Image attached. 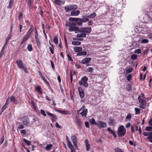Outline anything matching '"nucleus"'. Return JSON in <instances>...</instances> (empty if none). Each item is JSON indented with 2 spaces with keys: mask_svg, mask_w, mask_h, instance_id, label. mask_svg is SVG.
<instances>
[{
  "mask_svg": "<svg viewBox=\"0 0 152 152\" xmlns=\"http://www.w3.org/2000/svg\"><path fill=\"white\" fill-rule=\"evenodd\" d=\"M91 27L87 28H81L80 30L77 32H75V33H77L76 37H86L87 34L91 32Z\"/></svg>",
  "mask_w": 152,
  "mask_h": 152,
  "instance_id": "obj_1",
  "label": "nucleus"
},
{
  "mask_svg": "<svg viewBox=\"0 0 152 152\" xmlns=\"http://www.w3.org/2000/svg\"><path fill=\"white\" fill-rule=\"evenodd\" d=\"M88 79L86 76H84L82 77L81 80L79 81V84L80 86H83L87 88L88 86L87 83Z\"/></svg>",
  "mask_w": 152,
  "mask_h": 152,
  "instance_id": "obj_2",
  "label": "nucleus"
},
{
  "mask_svg": "<svg viewBox=\"0 0 152 152\" xmlns=\"http://www.w3.org/2000/svg\"><path fill=\"white\" fill-rule=\"evenodd\" d=\"M126 133V129L123 126H119L118 129V134L119 137H123Z\"/></svg>",
  "mask_w": 152,
  "mask_h": 152,
  "instance_id": "obj_3",
  "label": "nucleus"
},
{
  "mask_svg": "<svg viewBox=\"0 0 152 152\" xmlns=\"http://www.w3.org/2000/svg\"><path fill=\"white\" fill-rule=\"evenodd\" d=\"M77 7V5L69 4L64 6V8L65 12H68L71 11L76 10Z\"/></svg>",
  "mask_w": 152,
  "mask_h": 152,
  "instance_id": "obj_4",
  "label": "nucleus"
},
{
  "mask_svg": "<svg viewBox=\"0 0 152 152\" xmlns=\"http://www.w3.org/2000/svg\"><path fill=\"white\" fill-rule=\"evenodd\" d=\"M78 113H79L82 117H85L86 116L87 112V109L85 108V106L83 105L80 110L77 111Z\"/></svg>",
  "mask_w": 152,
  "mask_h": 152,
  "instance_id": "obj_5",
  "label": "nucleus"
},
{
  "mask_svg": "<svg viewBox=\"0 0 152 152\" xmlns=\"http://www.w3.org/2000/svg\"><path fill=\"white\" fill-rule=\"evenodd\" d=\"M71 139L72 142V143L74 145L75 147L77 148V138L75 135H72L71 137Z\"/></svg>",
  "mask_w": 152,
  "mask_h": 152,
  "instance_id": "obj_6",
  "label": "nucleus"
},
{
  "mask_svg": "<svg viewBox=\"0 0 152 152\" xmlns=\"http://www.w3.org/2000/svg\"><path fill=\"white\" fill-rule=\"evenodd\" d=\"M96 125L100 128H104L107 127L106 124L102 121H98V122L97 123Z\"/></svg>",
  "mask_w": 152,
  "mask_h": 152,
  "instance_id": "obj_7",
  "label": "nucleus"
},
{
  "mask_svg": "<svg viewBox=\"0 0 152 152\" xmlns=\"http://www.w3.org/2000/svg\"><path fill=\"white\" fill-rule=\"evenodd\" d=\"M16 63L18 67L20 68L23 69V68H24V66L22 60L20 59L16 61Z\"/></svg>",
  "mask_w": 152,
  "mask_h": 152,
  "instance_id": "obj_8",
  "label": "nucleus"
},
{
  "mask_svg": "<svg viewBox=\"0 0 152 152\" xmlns=\"http://www.w3.org/2000/svg\"><path fill=\"white\" fill-rule=\"evenodd\" d=\"M69 31H74L75 32H77L79 30V28L78 27H76L75 26H72L69 27Z\"/></svg>",
  "mask_w": 152,
  "mask_h": 152,
  "instance_id": "obj_9",
  "label": "nucleus"
},
{
  "mask_svg": "<svg viewBox=\"0 0 152 152\" xmlns=\"http://www.w3.org/2000/svg\"><path fill=\"white\" fill-rule=\"evenodd\" d=\"M143 94H142V97L140 96H139L138 97V100L140 104H146V101L143 98Z\"/></svg>",
  "mask_w": 152,
  "mask_h": 152,
  "instance_id": "obj_10",
  "label": "nucleus"
},
{
  "mask_svg": "<svg viewBox=\"0 0 152 152\" xmlns=\"http://www.w3.org/2000/svg\"><path fill=\"white\" fill-rule=\"evenodd\" d=\"M80 13V11L79 10H74L71 12V16H77Z\"/></svg>",
  "mask_w": 152,
  "mask_h": 152,
  "instance_id": "obj_11",
  "label": "nucleus"
},
{
  "mask_svg": "<svg viewBox=\"0 0 152 152\" xmlns=\"http://www.w3.org/2000/svg\"><path fill=\"white\" fill-rule=\"evenodd\" d=\"M78 92L80 97L81 98H83L84 96V92L82 88L80 87L78 88Z\"/></svg>",
  "mask_w": 152,
  "mask_h": 152,
  "instance_id": "obj_12",
  "label": "nucleus"
},
{
  "mask_svg": "<svg viewBox=\"0 0 152 152\" xmlns=\"http://www.w3.org/2000/svg\"><path fill=\"white\" fill-rule=\"evenodd\" d=\"M91 60L90 58H84L81 61V62L83 64L88 63L90 62Z\"/></svg>",
  "mask_w": 152,
  "mask_h": 152,
  "instance_id": "obj_13",
  "label": "nucleus"
},
{
  "mask_svg": "<svg viewBox=\"0 0 152 152\" xmlns=\"http://www.w3.org/2000/svg\"><path fill=\"white\" fill-rule=\"evenodd\" d=\"M108 123L110 126H113L115 124L114 120L112 118H109Z\"/></svg>",
  "mask_w": 152,
  "mask_h": 152,
  "instance_id": "obj_14",
  "label": "nucleus"
},
{
  "mask_svg": "<svg viewBox=\"0 0 152 152\" xmlns=\"http://www.w3.org/2000/svg\"><path fill=\"white\" fill-rule=\"evenodd\" d=\"M56 111L61 114L64 115L70 114L69 111L67 110H57Z\"/></svg>",
  "mask_w": 152,
  "mask_h": 152,
  "instance_id": "obj_15",
  "label": "nucleus"
},
{
  "mask_svg": "<svg viewBox=\"0 0 152 152\" xmlns=\"http://www.w3.org/2000/svg\"><path fill=\"white\" fill-rule=\"evenodd\" d=\"M74 51L76 52H81L82 49L81 47H74Z\"/></svg>",
  "mask_w": 152,
  "mask_h": 152,
  "instance_id": "obj_16",
  "label": "nucleus"
},
{
  "mask_svg": "<svg viewBox=\"0 0 152 152\" xmlns=\"http://www.w3.org/2000/svg\"><path fill=\"white\" fill-rule=\"evenodd\" d=\"M80 18H78L77 21H76L74 23L75 24V26H80L82 25V23L81 20H80Z\"/></svg>",
  "mask_w": 152,
  "mask_h": 152,
  "instance_id": "obj_17",
  "label": "nucleus"
},
{
  "mask_svg": "<svg viewBox=\"0 0 152 152\" xmlns=\"http://www.w3.org/2000/svg\"><path fill=\"white\" fill-rule=\"evenodd\" d=\"M34 28L32 26H31L29 30L27 33V34L31 36V34L33 33Z\"/></svg>",
  "mask_w": 152,
  "mask_h": 152,
  "instance_id": "obj_18",
  "label": "nucleus"
},
{
  "mask_svg": "<svg viewBox=\"0 0 152 152\" xmlns=\"http://www.w3.org/2000/svg\"><path fill=\"white\" fill-rule=\"evenodd\" d=\"M23 124L25 126H27L28 124L30 123L29 119L28 118H26L23 121Z\"/></svg>",
  "mask_w": 152,
  "mask_h": 152,
  "instance_id": "obj_19",
  "label": "nucleus"
},
{
  "mask_svg": "<svg viewBox=\"0 0 152 152\" xmlns=\"http://www.w3.org/2000/svg\"><path fill=\"white\" fill-rule=\"evenodd\" d=\"M89 121L90 124L92 125H95L97 124V123L96 122L94 118L90 119Z\"/></svg>",
  "mask_w": 152,
  "mask_h": 152,
  "instance_id": "obj_20",
  "label": "nucleus"
},
{
  "mask_svg": "<svg viewBox=\"0 0 152 152\" xmlns=\"http://www.w3.org/2000/svg\"><path fill=\"white\" fill-rule=\"evenodd\" d=\"M85 142L86 144V150L87 151H88L90 149V145L88 144V142L87 140H86Z\"/></svg>",
  "mask_w": 152,
  "mask_h": 152,
  "instance_id": "obj_21",
  "label": "nucleus"
},
{
  "mask_svg": "<svg viewBox=\"0 0 152 152\" xmlns=\"http://www.w3.org/2000/svg\"><path fill=\"white\" fill-rule=\"evenodd\" d=\"M14 1L13 0H10L9 2V5L7 7L8 9H11L12 8V6L13 4Z\"/></svg>",
  "mask_w": 152,
  "mask_h": 152,
  "instance_id": "obj_22",
  "label": "nucleus"
},
{
  "mask_svg": "<svg viewBox=\"0 0 152 152\" xmlns=\"http://www.w3.org/2000/svg\"><path fill=\"white\" fill-rule=\"evenodd\" d=\"M50 45H51V47L49 48V50L50 51L51 53L52 54H53L54 53V47L53 45L51 44L50 42Z\"/></svg>",
  "mask_w": 152,
  "mask_h": 152,
  "instance_id": "obj_23",
  "label": "nucleus"
},
{
  "mask_svg": "<svg viewBox=\"0 0 152 152\" xmlns=\"http://www.w3.org/2000/svg\"><path fill=\"white\" fill-rule=\"evenodd\" d=\"M10 100L11 102L15 103H17V100L15 99L14 96L12 95L11 96Z\"/></svg>",
  "mask_w": 152,
  "mask_h": 152,
  "instance_id": "obj_24",
  "label": "nucleus"
},
{
  "mask_svg": "<svg viewBox=\"0 0 152 152\" xmlns=\"http://www.w3.org/2000/svg\"><path fill=\"white\" fill-rule=\"evenodd\" d=\"M66 26L71 27L72 26H75V24L73 22H67L66 23Z\"/></svg>",
  "mask_w": 152,
  "mask_h": 152,
  "instance_id": "obj_25",
  "label": "nucleus"
},
{
  "mask_svg": "<svg viewBox=\"0 0 152 152\" xmlns=\"http://www.w3.org/2000/svg\"><path fill=\"white\" fill-rule=\"evenodd\" d=\"M35 40L37 46L38 48H39L41 47V43L40 42L38 38H36V39H35Z\"/></svg>",
  "mask_w": 152,
  "mask_h": 152,
  "instance_id": "obj_26",
  "label": "nucleus"
},
{
  "mask_svg": "<svg viewBox=\"0 0 152 152\" xmlns=\"http://www.w3.org/2000/svg\"><path fill=\"white\" fill-rule=\"evenodd\" d=\"M76 121L77 122V125L80 128H81L82 127V122L81 121L78 119H77Z\"/></svg>",
  "mask_w": 152,
  "mask_h": 152,
  "instance_id": "obj_27",
  "label": "nucleus"
},
{
  "mask_svg": "<svg viewBox=\"0 0 152 152\" xmlns=\"http://www.w3.org/2000/svg\"><path fill=\"white\" fill-rule=\"evenodd\" d=\"M72 45H79L81 44V42L79 41H73L72 42Z\"/></svg>",
  "mask_w": 152,
  "mask_h": 152,
  "instance_id": "obj_28",
  "label": "nucleus"
},
{
  "mask_svg": "<svg viewBox=\"0 0 152 152\" xmlns=\"http://www.w3.org/2000/svg\"><path fill=\"white\" fill-rule=\"evenodd\" d=\"M31 104L32 107L34 110L35 111L37 110V109L36 108V106L35 103L33 101H31Z\"/></svg>",
  "mask_w": 152,
  "mask_h": 152,
  "instance_id": "obj_29",
  "label": "nucleus"
},
{
  "mask_svg": "<svg viewBox=\"0 0 152 152\" xmlns=\"http://www.w3.org/2000/svg\"><path fill=\"white\" fill-rule=\"evenodd\" d=\"M52 145L51 144L47 145L45 149L46 151H48L50 149L52 148Z\"/></svg>",
  "mask_w": 152,
  "mask_h": 152,
  "instance_id": "obj_30",
  "label": "nucleus"
},
{
  "mask_svg": "<svg viewBox=\"0 0 152 152\" xmlns=\"http://www.w3.org/2000/svg\"><path fill=\"white\" fill-rule=\"evenodd\" d=\"M78 20V18H73L72 17L70 18L69 19V20L70 22H75L77 21Z\"/></svg>",
  "mask_w": 152,
  "mask_h": 152,
  "instance_id": "obj_31",
  "label": "nucleus"
},
{
  "mask_svg": "<svg viewBox=\"0 0 152 152\" xmlns=\"http://www.w3.org/2000/svg\"><path fill=\"white\" fill-rule=\"evenodd\" d=\"M67 142V145L68 147L70 149H72L73 148V145H72L71 142L70 141H68Z\"/></svg>",
  "mask_w": 152,
  "mask_h": 152,
  "instance_id": "obj_32",
  "label": "nucleus"
},
{
  "mask_svg": "<svg viewBox=\"0 0 152 152\" xmlns=\"http://www.w3.org/2000/svg\"><path fill=\"white\" fill-rule=\"evenodd\" d=\"M80 20H81L82 23H86L89 20V19L88 18L86 17L85 18H80Z\"/></svg>",
  "mask_w": 152,
  "mask_h": 152,
  "instance_id": "obj_33",
  "label": "nucleus"
},
{
  "mask_svg": "<svg viewBox=\"0 0 152 152\" xmlns=\"http://www.w3.org/2000/svg\"><path fill=\"white\" fill-rule=\"evenodd\" d=\"M86 54V52H81L77 53V55L78 56H81L82 55H85Z\"/></svg>",
  "mask_w": 152,
  "mask_h": 152,
  "instance_id": "obj_34",
  "label": "nucleus"
},
{
  "mask_svg": "<svg viewBox=\"0 0 152 152\" xmlns=\"http://www.w3.org/2000/svg\"><path fill=\"white\" fill-rule=\"evenodd\" d=\"M30 37V36L28 34L25 35V36L23 37V41H26L29 39Z\"/></svg>",
  "mask_w": 152,
  "mask_h": 152,
  "instance_id": "obj_35",
  "label": "nucleus"
},
{
  "mask_svg": "<svg viewBox=\"0 0 152 152\" xmlns=\"http://www.w3.org/2000/svg\"><path fill=\"white\" fill-rule=\"evenodd\" d=\"M96 14L95 12L93 13V14H91L87 16V18H93L95 17Z\"/></svg>",
  "mask_w": 152,
  "mask_h": 152,
  "instance_id": "obj_36",
  "label": "nucleus"
},
{
  "mask_svg": "<svg viewBox=\"0 0 152 152\" xmlns=\"http://www.w3.org/2000/svg\"><path fill=\"white\" fill-rule=\"evenodd\" d=\"M143 134L145 136H148V137L151 136V132H144L143 133Z\"/></svg>",
  "mask_w": 152,
  "mask_h": 152,
  "instance_id": "obj_37",
  "label": "nucleus"
},
{
  "mask_svg": "<svg viewBox=\"0 0 152 152\" xmlns=\"http://www.w3.org/2000/svg\"><path fill=\"white\" fill-rule=\"evenodd\" d=\"M135 114H139L140 113V110L137 108L135 107L134 108Z\"/></svg>",
  "mask_w": 152,
  "mask_h": 152,
  "instance_id": "obj_38",
  "label": "nucleus"
},
{
  "mask_svg": "<svg viewBox=\"0 0 152 152\" xmlns=\"http://www.w3.org/2000/svg\"><path fill=\"white\" fill-rule=\"evenodd\" d=\"M27 49L29 51H31L32 50V45L31 44H29L27 46Z\"/></svg>",
  "mask_w": 152,
  "mask_h": 152,
  "instance_id": "obj_39",
  "label": "nucleus"
},
{
  "mask_svg": "<svg viewBox=\"0 0 152 152\" xmlns=\"http://www.w3.org/2000/svg\"><path fill=\"white\" fill-rule=\"evenodd\" d=\"M23 141L27 145H31V142L24 138L23 139Z\"/></svg>",
  "mask_w": 152,
  "mask_h": 152,
  "instance_id": "obj_40",
  "label": "nucleus"
},
{
  "mask_svg": "<svg viewBox=\"0 0 152 152\" xmlns=\"http://www.w3.org/2000/svg\"><path fill=\"white\" fill-rule=\"evenodd\" d=\"M18 128L19 129H22L24 128L23 125L21 123H19L18 125Z\"/></svg>",
  "mask_w": 152,
  "mask_h": 152,
  "instance_id": "obj_41",
  "label": "nucleus"
},
{
  "mask_svg": "<svg viewBox=\"0 0 152 152\" xmlns=\"http://www.w3.org/2000/svg\"><path fill=\"white\" fill-rule=\"evenodd\" d=\"M115 152H124L121 149L119 148H116L115 149Z\"/></svg>",
  "mask_w": 152,
  "mask_h": 152,
  "instance_id": "obj_42",
  "label": "nucleus"
},
{
  "mask_svg": "<svg viewBox=\"0 0 152 152\" xmlns=\"http://www.w3.org/2000/svg\"><path fill=\"white\" fill-rule=\"evenodd\" d=\"M137 57V55L136 54H133L131 56V58L133 60H134L136 59Z\"/></svg>",
  "mask_w": 152,
  "mask_h": 152,
  "instance_id": "obj_43",
  "label": "nucleus"
},
{
  "mask_svg": "<svg viewBox=\"0 0 152 152\" xmlns=\"http://www.w3.org/2000/svg\"><path fill=\"white\" fill-rule=\"evenodd\" d=\"M94 70V69L91 67H89L87 69V71L88 72H90L91 73H92Z\"/></svg>",
  "mask_w": 152,
  "mask_h": 152,
  "instance_id": "obj_44",
  "label": "nucleus"
},
{
  "mask_svg": "<svg viewBox=\"0 0 152 152\" xmlns=\"http://www.w3.org/2000/svg\"><path fill=\"white\" fill-rule=\"evenodd\" d=\"M132 70V68H129L127 69L126 71V73L128 74L129 73L131 72Z\"/></svg>",
  "mask_w": 152,
  "mask_h": 152,
  "instance_id": "obj_45",
  "label": "nucleus"
},
{
  "mask_svg": "<svg viewBox=\"0 0 152 152\" xmlns=\"http://www.w3.org/2000/svg\"><path fill=\"white\" fill-rule=\"evenodd\" d=\"M53 41L55 44H57L58 43V40L57 37H55L54 38Z\"/></svg>",
  "mask_w": 152,
  "mask_h": 152,
  "instance_id": "obj_46",
  "label": "nucleus"
},
{
  "mask_svg": "<svg viewBox=\"0 0 152 152\" xmlns=\"http://www.w3.org/2000/svg\"><path fill=\"white\" fill-rule=\"evenodd\" d=\"M145 130L146 131H152V127L147 126L145 128Z\"/></svg>",
  "mask_w": 152,
  "mask_h": 152,
  "instance_id": "obj_47",
  "label": "nucleus"
},
{
  "mask_svg": "<svg viewBox=\"0 0 152 152\" xmlns=\"http://www.w3.org/2000/svg\"><path fill=\"white\" fill-rule=\"evenodd\" d=\"M151 136L148 137L147 138L149 140V141L150 142L152 143V132H151Z\"/></svg>",
  "mask_w": 152,
  "mask_h": 152,
  "instance_id": "obj_48",
  "label": "nucleus"
},
{
  "mask_svg": "<svg viewBox=\"0 0 152 152\" xmlns=\"http://www.w3.org/2000/svg\"><path fill=\"white\" fill-rule=\"evenodd\" d=\"M52 118V121L53 122L56 121L57 119V117L56 115H54L53 117Z\"/></svg>",
  "mask_w": 152,
  "mask_h": 152,
  "instance_id": "obj_49",
  "label": "nucleus"
},
{
  "mask_svg": "<svg viewBox=\"0 0 152 152\" xmlns=\"http://www.w3.org/2000/svg\"><path fill=\"white\" fill-rule=\"evenodd\" d=\"M132 75L131 74L128 75L126 77L128 81H130L132 78Z\"/></svg>",
  "mask_w": 152,
  "mask_h": 152,
  "instance_id": "obj_50",
  "label": "nucleus"
},
{
  "mask_svg": "<svg viewBox=\"0 0 152 152\" xmlns=\"http://www.w3.org/2000/svg\"><path fill=\"white\" fill-rule=\"evenodd\" d=\"M7 105H6V104H5L3 106L1 109V113H2L4 111V110L7 108Z\"/></svg>",
  "mask_w": 152,
  "mask_h": 152,
  "instance_id": "obj_51",
  "label": "nucleus"
},
{
  "mask_svg": "<svg viewBox=\"0 0 152 152\" xmlns=\"http://www.w3.org/2000/svg\"><path fill=\"white\" fill-rule=\"evenodd\" d=\"M140 107L143 109H145L146 107L145 104H140Z\"/></svg>",
  "mask_w": 152,
  "mask_h": 152,
  "instance_id": "obj_52",
  "label": "nucleus"
},
{
  "mask_svg": "<svg viewBox=\"0 0 152 152\" xmlns=\"http://www.w3.org/2000/svg\"><path fill=\"white\" fill-rule=\"evenodd\" d=\"M38 34L37 33V30L36 28H35V34H34V37H35V39H36V38H38Z\"/></svg>",
  "mask_w": 152,
  "mask_h": 152,
  "instance_id": "obj_53",
  "label": "nucleus"
},
{
  "mask_svg": "<svg viewBox=\"0 0 152 152\" xmlns=\"http://www.w3.org/2000/svg\"><path fill=\"white\" fill-rule=\"evenodd\" d=\"M134 52L137 54L141 53V50L140 49H138L134 50Z\"/></svg>",
  "mask_w": 152,
  "mask_h": 152,
  "instance_id": "obj_54",
  "label": "nucleus"
},
{
  "mask_svg": "<svg viewBox=\"0 0 152 152\" xmlns=\"http://www.w3.org/2000/svg\"><path fill=\"white\" fill-rule=\"evenodd\" d=\"M41 87L39 86H37V90L40 93V94H42V92L41 91Z\"/></svg>",
  "mask_w": 152,
  "mask_h": 152,
  "instance_id": "obj_55",
  "label": "nucleus"
},
{
  "mask_svg": "<svg viewBox=\"0 0 152 152\" xmlns=\"http://www.w3.org/2000/svg\"><path fill=\"white\" fill-rule=\"evenodd\" d=\"M132 117V116L131 114H129L126 118V119H128L130 120L131 119V118Z\"/></svg>",
  "mask_w": 152,
  "mask_h": 152,
  "instance_id": "obj_56",
  "label": "nucleus"
},
{
  "mask_svg": "<svg viewBox=\"0 0 152 152\" xmlns=\"http://www.w3.org/2000/svg\"><path fill=\"white\" fill-rule=\"evenodd\" d=\"M20 132L21 134H23L24 135L26 134V131L24 129L21 130L20 131Z\"/></svg>",
  "mask_w": 152,
  "mask_h": 152,
  "instance_id": "obj_57",
  "label": "nucleus"
},
{
  "mask_svg": "<svg viewBox=\"0 0 152 152\" xmlns=\"http://www.w3.org/2000/svg\"><path fill=\"white\" fill-rule=\"evenodd\" d=\"M40 113L44 116H46V114L45 113V111L42 109H41L40 110Z\"/></svg>",
  "mask_w": 152,
  "mask_h": 152,
  "instance_id": "obj_58",
  "label": "nucleus"
},
{
  "mask_svg": "<svg viewBox=\"0 0 152 152\" xmlns=\"http://www.w3.org/2000/svg\"><path fill=\"white\" fill-rule=\"evenodd\" d=\"M107 130L109 131L110 133L111 134H113V133L114 132L110 127H108L107 129Z\"/></svg>",
  "mask_w": 152,
  "mask_h": 152,
  "instance_id": "obj_59",
  "label": "nucleus"
},
{
  "mask_svg": "<svg viewBox=\"0 0 152 152\" xmlns=\"http://www.w3.org/2000/svg\"><path fill=\"white\" fill-rule=\"evenodd\" d=\"M4 140V135H3V137L1 138V139L0 140V145H1V144L3 143Z\"/></svg>",
  "mask_w": 152,
  "mask_h": 152,
  "instance_id": "obj_60",
  "label": "nucleus"
},
{
  "mask_svg": "<svg viewBox=\"0 0 152 152\" xmlns=\"http://www.w3.org/2000/svg\"><path fill=\"white\" fill-rule=\"evenodd\" d=\"M55 126H56V127L57 128H58L59 129L62 128V127L61 126L59 125L57 122L56 123Z\"/></svg>",
  "mask_w": 152,
  "mask_h": 152,
  "instance_id": "obj_61",
  "label": "nucleus"
},
{
  "mask_svg": "<svg viewBox=\"0 0 152 152\" xmlns=\"http://www.w3.org/2000/svg\"><path fill=\"white\" fill-rule=\"evenodd\" d=\"M148 42V41L146 39H142L141 41V42L142 43H147Z\"/></svg>",
  "mask_w": 152,
  "mask_h": 152,
  "instance_id": "obj_62",
  "label": "nucleus"
},
{
  "mask_svg": "<svg viewBox=\"0 0 152 152\" xmlns=\"http://www.w3.org/2000/svg\"><path fill=\"white\" fill-rule=\"evenodd\" d=\"M46 113L49 116H51V117H53L54 115H55L54 114H52L48 112L47 111L46 112Z\"/></svg>",
  "mask_w": 152,
  "mask_h": 152,
  "instance_id": "obj_63",
  "label": "nucleus"
},
{
  "mask_svg": "<svg viewBox=\"0 0 152 152\" xmlns=\"http://www.w3.org/2000/svg\"><path fill=\"white\" fill-rule=\"evenodd\" d=\"M67 56L68 60L69 61H73V60L71 56H69V54H67Z\"/></svg>",
  "mask_w": 152,
  "mask_h": 152,
  "instance_id": "obj_64",
  "label": "nucleus"
}]
</instances>
